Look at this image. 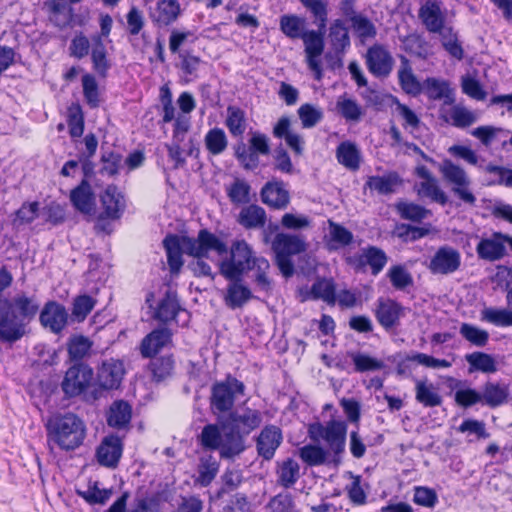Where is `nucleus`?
<instances>
[{"label": "nucleus", "mask_w": 512, "mask_h": 512, "mask_svg": "<svg viewBox=\"0 0 512 512\" xmlns=\"http://www.w3.org/2000/svg\"><path fill=\"white\" fill-rule=\"evenodd\" d=\"M14 282L12 272L6 265L0 266V340L14 343L26 333L29 325L39 312L35 296L19 292L13 297L5 295Z\"/></svg>", "instance_id": "1"}, {"label": "nucleus", "mask_w": 512, "mask_h": 512, "mask_svg": "<svg viewBox=\"0 0 512 512\" xmlns=\"http://www.w3.org/2000/svg\"><path fill=\"white\" fill-rule=\"evenodd\" d=\"M162 245L172 275L180 273L184 265L183 253L195 259L208 258L211 251L218 256L228 253L227 244L207 228L200 229L196 238L169 233L164 237Z\"/></svg>", "instance_id": "2"}, {"label": "nucleus", "mask_w": 512, "mask_h": 512, "mask_svg": "<svg viewBox=\"0 0 512 512\" xmlns=\"http://www.w3.org/2000/svg\"><path fill=\"white\" fill-rule=\"evenodd\" d=\"M230 135L240 140L233 146L234 156L245 170H255L260 163L259 156L270 154L269 138L261 132L252 133L247 146L243 135L247 129L248 121L246 111L237 105H228L224 121Z\"/></svg>", "instance_id": "3"}, {"label": "nucleus", "mask_w": 512, "mask_h": 512, "mask_svg": "<svg viewBox=\"0 0 512 512\" xmlns=\"http://www.w3.org/2000/svg\"><path fill=\"white\" fill-rule=\"evenodd\" d=\"M229 421L231 429L226 433L227 444L222 459H233L245 451V438L261 426L263 416L260 410L245 407L240 413L231 411Z\"/></svg>", "instance_id": "4"}, {"label": "nucleus", "mask_w": 512, "mask_h": 512, "mask_svg": "<svg viewBox=\"0 0 512 512\" xmlns=\"http://www.w3.org/2000/svg\"><path fill=\"white\" fill-rule=\"evenodd\" d=\"M46 427L48 442L65 452L79 448L87 435L85 422L72 412L56 416Z\"/></svg>", "instance_id": "5"}, {"label": "nucleus", "mask_w": 512, "mask_h": 512, "mask_svg": "<svg viewBox=\"0 0 512 512\" xmlns=\"http://www.w3.org/2000/svg\"><path fill=\"white\" fill-rule=\"evenodd\" d=\"M318 5L316 9L306 8L311 13L313 23L316 25L317 29H307L300 39L304 44V52L309 69L314 73L316 80H321L323 77V69L319 58L325 48L324 36L328 22V3L323 2Z\"/></svg>", "instance_id": "6"}, {"label": "nucleus", "mask_w": 512, "mask_h": 512, "mask_svg": "<svg viewBox=\"0 0 512 512\" xmlns=\"http://www.w3.org/2000/svg\"><path fill=\"white\" fill-rule=\"evenodd\" d=\"M347 429L348 425L345 421L331 419L325 424H311L308 433L314 441L323 439L327 444L326 451H329V454L336 460L345 452Z\"/></svg>", "instance_id": "7"}, {"label": "nucleus", "mask_w": 512, "mask_h": 512, "mask_svg": "<svg viewBox=\"0 0 512 512\" xmlns=\"http://www.w3.org/2000/svg\"><path fill=\"white\" fill-rule=\"evenodd\" d=\"M245 392V384L229 373L223 380L213 383L210 406L214 412L219 414L231 412L237 398L244 396Z\"/></svg>", "instance_id": "8"}, {"label": "nucleus", "mask_w": 512, "mask_h": 512, "mask_svg": "<svg viewBox=\"0 0 512 512\" xmlns=\"http://www.w3.org/2000/svg\"><path fill=\"white\" fill-rule=\"evenodd\" d=\"M192 35V32L172 30L169 36V50L172 54H178L179 63L177 68L183 82L190 83L199 77V70L204 61L200 56L195 55L191 50L181 51L184 42Z\"/></svg>", "instance_id": "9"}, {"label": "nucleus", "mask_w": 512, "mask_h": 512, "mask_svg": "<svg viewBox=\"0 0 512 512\" xmlns=\"http://www.w3.org/2000/svg\"><path fill=\"white\" fill-rule=\"evenodd\" d=\"M125 374L123 362L110 359L102 362L97 371L96 383L90 393L85 395L86 402H95L104 396L105 392L118 389Z\"/></svg>", "instance_id": "10"}, {"label": "nucleus", "mask_w": 512, "mask_h": 512, "mask_svg": "<svg viewBox=\"0 0 512 512\" xmlns=\"http://www.w3.org/2000/svg\"><path fill=\"white\" fill-rule=\"evenodd\" d=\"M254 259L251 247L244 240L234 241L230 249V257L219 263L220 274L227 280H242L250 271Z\"/></svg>", "instance_id": "11"}, {"label": "nucleus", "mask_w": 512, "mask_h": 512, "mask_svg": "<svg viewBox=\"0 0 512 512\" xmlns=\"http://www.w3.org/2000/svg\"><path fill=\"white\" fill-rule=\"evenodd\" d=\"M439 171L443 179L451 185L453 194L468 205H475L476 197L470 189L471 180L466 171L450 159H445Z\"/></svg>", "instance_id": "12"}, {"label": "nucleus", "mask_w": 512, "mask_h": 512, "mask_svg": "<svg viewBox=\"0 0 512 512\" xmlns=\"http://www.w3.org/2000/svg\"><path fill=\"white\" fill-rule=\"evenodd\" d=\"M94 377L93 368L86 363L71 364L61 382V389L67 398H75L89 394Z\"/></svg>", "instance_id": "13"}, {"label": "nucleus", "mask_w": 512, "mask_h": 512, "mask_svg": "<svg viewBox=\"0 0 512 512\" xmlns=\"http://www.w3.org/2000/svg\"><path fill=\"white\" fill-rule=\"evenodd\" d=\"M343 259L345 264L356 273L365 272L366 268L369 267L373 276H377L388 262L386 252L374 245H368L362 248L361 251L355 255L345 254Z\"/></svg>", "instance_id": "14"}, {"label": "nucleus", "mask_w": 512, "mask_h": 512, "mask_svg": "<svg viewBox=\"0 0 512 512\" xmlns=\"http://www.w3.org/2000/svg\"><path fill=\"white\" fill-rule=\"evenodd\" d=\"M373 313L378 324L384 330L390 331L400 325L401 319L406 314V307L396 299L379 297L376 300Z\"/></svg>", "instance_id": "15"}, {"label": "nucleus", "mask_w": 512, "mask_h": 512, "mask_svg": "<svg viewBox=\"0 0 512 512\" xmlns=\"http://www.w3.org/2000/svg\"><path fill=\"white\" fill-rule=\"evenodd\" d=\"M507 246L512 252V236L493 232L490 237L481 238L476 246V252L479 259L495 262L507 255Z\"/></svg>", "instance_id": "16"}, {"label": "nucleus", "mask_w": 512, "mask_h": 512, "mask_svg": "<svg viewBox=\"0 0 512 512\" xmlns=\"http://www.w3.org/2000/svg\"><path fill=\"white\" fill-rule=\"evenodd\" d=\"M461 263L460 252L450 245H443L430 258L427 268L433 275H450L460 269Z\"/></svg>", "instance_id": "17"}, {"label": "nucleus", "mask_w": 512, "mask_h": 512, "mask_svg": "<svg viewBox=\"0 0 512 512\" xmlns=\"http://www.w3.org/2000/svg\"><path fill=\"white\" fill-rule=\"evenodd\" d=\"M415 174L422 179L415 186L417 195L420 198H426L430 202L445 206L449 199L445 191L440 187L438 179L431 173L425 165H419L415 168Z\"/></svg>", "instance_id": "18"}, {"label": "nucleus", "mask_w": 512, "mask_h": 512, "mask_svg": "<svg viewBox=\"0 0 512 512\" xmlns=\"http://www.w3.org/2000/svg\"><path fill=\"white\" fill-rule=\"evenodd\" d=\"M418 18L425 29L432 34H440L449 25H446V10L441 0H426L418 9Z\"/></svg>", "instance_id": "19"}, {"label": "nucleus", "mask_w": 512, "mask_h": 512, "mask_svg": "<svg viewBox=\"0 0 512 512\" xmlns=\"http://www.w3.org/2000/svg\"><path fill=\"white\" fill-rule=\"evenodd\" d=\"M260 200L272 210H285L291 201L287 183L278 178L267 181L260 189Z\"/></svg>", "instance_id": "20"}, {"label": "nucleus", "mask_w": 512, "mask_h": 512, "mask_svg": "<svg viewBox=\"0 0 512 512\" xmlns=\"http://www.w3.org/2000/svg\"><path fill=\"white\" fill-rule=\"evenodd\" d=\"M123 450V438L113 433L109 434L96 448L97 462L103 467L115 469L119 465Z\"/></svg>", "instance_id": "21"}, {"label": "nucleus", "mask_w": 512, "mask_h": 512, "mask_svg": "<svg viewBox=\"0 0 512 512\" xmlns=\"http://www.w3.org/2000/svg\"><path fill=\"white\" fill-rule=\"evenodd\" d=\"M100 203L102 211L99 220H118L122 217L125 210V199L123 194L114 184H109L100 194Z\"/></svg>", "instance_id": "22"}, {"label": "nucleus", "mask_w": 512, "mask_h": 512, "mask_svg": "<svg viewBox=\"0 0 512 512\" xmlns=\"http://www.w3.org/2000/svg\"><path fill=\"white\" fill-rule=\"evenodd\" d=\"M283 441V433L280 427L265 425L255 439L258 456L264 460H271Z\"/></svg>", "instance_id": "23"}, {"label": "nucleus", "mask_w": 512, "mask_h": 512, "mask_svg": "<svg viewBox=\"0 0 512 512\" xmlns=\"http://www.w3.org/2000/svg\"><path fill=\"white\" fill-rule=\"evenodd\" d=\"M393 57L382 44H374L366 53L368 71L376 77H387L393 68Z\"/></svg>", "instance_id": "24"}, {"label": "nucleus", "mask_w": 512, "mask_h": 512, "mask_svg": "<svg viewBox=\"0 0 512 512\" xmlns=\"http://www.w3.org/2000/svg\"><path fill=\"white\" fill-rule=\"evenodd\" d=\"M182 14L178 0H158L153 9L149 11V18L158 29L173 25Z\"/></svg>", "instance_id": "25"}, {"label": "nucleus", "mask_w": 512, "mask_h": 512, "mask_svg": "<svg viewBox=\"0 0 512 512\" xmlns=\"http://www.w3.org/2000/svg\"><path fill=\"white\" fill-rule=\"evenodd\" d=\"M39 320L44 328H48L54 334H59L67 326L68 313L62 304L48 301L40 311Z\"/></svg>", "instance_id": "26"}, {"label": "nucleus", "mask_w": 512, "mask_h": 512, "mask_svg": "<svg viewBox=\"0 0 512 512\" xmlns=\"http://www.w3.org/2000/svg\"><path fill=\"white\" fill-rule=\"evenodd\" d=\"M272 134L276 139H283L296 157L303 155L305 151V139L291 128V120L288 116H281L273 125Z\"/></svg>", "instance_id": "27"}, {"label": "nucleus", "mask_w": 512, "mask_h": 512, "mask_svg": "<svg viewBox=\"0 0 512 512\" xmlns=\"http://www.w3.org/2000/svg\"><path fill=\"white\" fill-rule=\"evenodd\" d=\"M169 328L160 327L149 332L140 342L139 351L144 359L154 358L165 346L172 342Z\"/></svg>", "instance_id": "28"}, {"label": "nucleus", "mask_w": 512, "mask_h": 512, "mask_svg": "<svg viewBox=\"0 0 512 512\" xmlns=\"http://www.w3.org/2000/svg\"><path fill=\"white\" fill-rule=\"evenodd\" d=\"M69 200L74 209L84 215H90L96 204V195L89 180L82 179L70 190Z\"/></svg>", "instance_id": "29"}, {"label": "nucleus", "mask_w": 512, "mask_h": 512, "mask_svg": "<svg viewBox=\"0 0 512 512\" xmlns=\"http://www.w3.org/2000/svg\"><path fill=\"white\" fill-rule=\"evenodd\" d=\"M132 414V406L128 401L115 400L106 412L107 425L118 431H128L131 427Z\"/></svg>", "instance_id": "30"}, {"label": "nucleus", "mask_w": 512, "mask_h": 512, "mask_svg": "<svg viewBox=\"0 0 512 512\" xmlns=\"http://www.w3.org/2000/svg\"><path fill=\"white\" fill-rule=\"evenodd\" d=\"M44 9L49 21L59 29L67 28L73 21V8L68 0H46Z\"/></svg>", "instance_id": "31"}, {"label": "nucleus", "mask_w": 512, "mask_h": 512, "mask_svg": "<svg viewBox=\"0 0 512 512\" xmlns=\"http://www.w3.org/2000/svg\"><path fill=\"white\" fill-rule=\"evenodd\" d=\"M276 483L283 489L292 488L300 479V465L292 457L285 458L276 462L275 468Z\"/></svg>", "instance_id": "32"}, {"label": "nucleus", "mask_w": 512, "mask_h": 512, "mask_svg": "<svg viewBox=\"0 0 512 512\" xmlns=\"http://www.w3.org/2000/svg\"><path fill=\"white\" fill-rule=\"evenodd\" d=\"M398 83L402 91L412 97H418L423 93V82L417 78L409 59L401 58V64L397 72Z\"/></svg>", "instance_id": "33"}, {"label": "nucleus", "mask_w": 512, "mask_h": 512, "mask_svg": "<svg viewBox=\"0 0 512 512\" xmlns=\"http://www.w3.org/2000/svg\"><path fill=\"white\" fill-rule=\"evenodd\" d=\"M509 398L508 385L500 382L486 381L483 385L481 400L482 405L497 408L507 403Z\"/></svg>", "instance_id": "34"}, {"label": "nucleus", "mask_w": 512, "mask_h": 512, "mask_svg": "<svg viewBox=\"0 0 512 512\" xmlns=\"http://www.w3.org/2000/svg\"><path fill=\"white\" fill-rule=\"evenodd\" d=\"M66 346L69 363H84L91 354L93 342L87 336L75 334L68 339Z\"/></svg>", "instance_id": "35"}, {"label": "nucleus", "mask_w": 512, "mask_h": 512, "mask_svg": "<svg viewBox=\"0 0 512 512\" xmlns=\"http://www.w3.org/2000/svg\"><path fill=\"white\" fill-rule=\"evenodd\" d=\"M92 48L90 52L93 70L100 76L105 78L111 68V61L107 52V48L101 36H92Z\"/></svg>", "instance_id": "36"}, {"label": "nucleus", "mask_w": 512, "mask_h": 512, "mask_svg": "<svg viewBox=\"0 0 512 512\" xmlns=\"http://www.w3.org/2000/svg\"><path fill=\"white\" fill-rule=\"evenodd\" d=\"M336 159L340 165L350 171H358L361 163V152L351 141H342L336 148Z\"/></svg>", "instance_id": "37"}, {"label": "nucleus", "mask_w": 512, "mask_h": 512, "mask_svg": "<svg viewBox=\"0 0 512 512\" xmlns=\"http://www.w3.org/2000/svg\"><path fill=\"white\" fill-rule=\"evenodd\" d=\"M198 441L201 447L207 451H219V455L222 458V453L227 444V437L225 440L222 439V434L217 424H207L202 428Z\"/></svg>", "instance_id": "38"}, {"label": "nucleus", "mask_w": 512, "mask_h": 512, "mask_svg": "<svg viewBox=\"0 0 512 512\" xmlns=\"http://www.w3.org/2000/svg\"><path fill=\"white\" fill-rule=\"evenodd\" d=\"M230 283L227 286L226 294L224 296V302L230 309H236L243 307L250 299L253 294L249 287L242 284V280H229Z\"/></svg>", "instance_id": "39"}, {"label": "nucleus", "mask_w": 512, "mask_h": 512, "mask_svg": "<svg viewBox=\"0 0 512 512\" xmlns=\"http://www.w3.org/2000/svg\"><path fill=\"white\" fill-rule=\"evenodd\" d=\"M237 221L245 229L262 228L266 224L267 214L258 204H249L240 210Z\"/></svg>", "instance_id": "40"}, {"label": "nucleus", "mask_w": 512, "mask_h": 512, "mask_svg": "<svg viewBox=\"0 0 512 512\" xmlns=\"http://www.w3.org/2000/svg\"><path fill=\"white\" fill-rule=\"evenodd\" d=\"M180 310L181 307L176 296L168 291L158 302L153 317L161 324L166 325L176 319Z\"/></svg>", "instance_id": "41"}, {"label": "nucleus", "mask_w": 512, "mask_h": 512, "mask_svg": "<svg viewBox=\"0 0 512 512\" xmlns=\"http://www.w3.org/2000/svg\"><path fill=\"white\" fill-rule=\"evenodd\" d=\"M275 254L295 255L306 249L305 242L296 235L278 233L272 243Z\"/></svg>", "instance_id": "42"}, {"label": "nucleus", "mask_w": 512, "mask_h": 512, "mask_svg": "<svg viewBox=\"0 0 512 512\" xmlns=\"http://www.w3.org/2000/svg\"><path fill=\"white\" fill-rule=\"evenodd\" d=\"M311 298L322 300L330 306L337 301L336 284L332 278H317L310 289Z\"/></svg>", "instance_id": "43"}, {"label": "nucleus", "mask_w": 512, "mask_h": 512, "mask_svg": "<svg viewBox=\"0 0 512 512\" xmlns=\"http://www.w3.org/2000/svg\"><path fill=\"white\" fill-rule=\"evenodd\" d=\"M301 461L308 467H317L326 464L329 461V451L317 444H306L297 450Z\"/></svg>", "instance_id": "44"}, {"label": "nucleus", "mask_w": 512, "mask_h": 512, "mask_svg": "<svg viewBox=\"0 0 512 512\" xmlns=\"http://www.w3.org/2000/svg\"><path fill=\"white\" fill-rule=\"evenodd\" d=\"M281 32L290 39H300L307 31V21L296 14H284L279 19Z\"/></svg>", "instance_id": "45"}, {"label": "nucleus", "mask_w": 512, "mask_h": 512, "mask_svg": "<svg viewBox=\"0 0 512 512\" xmlns=\"http://www.w3.org/2000/svg\"><path fill=\"white\" fill-rule=\"evenodd\" d=\"M225 192L235 206L248 204L251 200V185L245 179L236 178L225 187Z\"/></svg>", "instance_id": "46"}, {"label": "nucleus", "mask_w": 512, "mask_h": 512, "mask_svg": "<svg viewBox=\"0 0 512 512\" xmlns=\"http://www.w3.org/2000/svg\"><path fill=\"white\" fill-rule=\"evenodd\" d=\"M402 180L396 172L383 176H370L365 186L379 194L388 195L395 191V187L401 185Z\"/></svg>", "instance_id": "47"}, {"label": "nucleus", "mask_w": 512, "mask_h": 512, "mask_svg": "<svg viewBox=\"0 0 512 512\" xmlns=\"http://www.w3.org/2000/svg\"><path fill=\"white\" fill-rule=\"evenodd\" d=\"M415 399L424 407H436L442 404V396L432 383L418 380L415 386Z\"/></svg>", "instance_id": "48"}, {"label": "nucleus", "mask_w": 512, "mask_h": 512, "mask_svg": "<svg viewBox=\"0 0 512 512\" xmlns=\"http://www.w3.org/2000/svg\"><path fill=\"white\" fill-rule=\"evenodd\" d=\"M395 208L401 219L414 223H421L432 214L431 210L414 202L399 201L396 203Z\"/></svg>", "instance_id": "49"}, {"label": "nucleus", "mask_w": 512, "mask_h": 512, "mask_svg": "<svg viewBox=\"0 0 512 512\" xmlns=\"http://www.w3.org/2000/svg\"><path fill=\"white\" fill-rule=\"evenodd\" d=\"M423 93L431 101H438L451 97L449 82L436 77H427L423 81Z\"/></svg>", "instance_id": "50"}, {"label": "nucleus", "mask_w": 512, "mask_h": 512, "mask_svg": "<svg viewBox=\"0 0 512 512\" xmlns=\"http://www.w3.org/2000/svg\"><path fill=\"white\" fill-rule=\"evenodd\" d=\"M204 144L210 155H221L228 147V138L220 127H213L204 136Z\"/></svg>", "instance_id": "51"}, {"label": "nucleus", "mask_w": 512, "mask_h": 512, "mask_svg": "<svg viewBox=\"0 0 512 512\" xmlns=\"http://www.w3.org/2000/svg\"><path fill=\"white\" fill-rule=\"evenodd\" d=\"M470 366V371H480L482 373L492 374L498 370L495 358L488 353L475 351L465 356Z\"/></svg>", "instance_id": "52"}, {"label": "nucleus", "mask_w": 512, "mask_h": 512, "mask_svg": "<svg viewBox=\"0 0 512 512\" xmlns=\"http://www.w3.org/2000/svg\"><path fill=\"white\" fill-rule=\"evenodd\" d=\"M330 44L336 52H343L350 46L348 29L344 22L336 19L329 28L328 34Z\"/></svg>", "instance_id": "53"}, {"label": "nucleus", "mask_w": 512, "mask_h": 512, "mask_svg": "<svg viewBox=\"0 0 512 512\" xmlns=\"http://www.w3.org/2000/svg\"><path fill=\"white\" fill-rule=\"evenodd\" d=\"M40 203L38 201H25L14 212L12 220L15 226L30 225L39 216Z\"/></svg>", "instance_id": "54"}, {"label": "nucleus", "mask_w": 512, "mask_h": 512, "mask_svg": "<svg viewBox=\"0 0 512 512\" xmlns=\"http://www.w3.org/2000/svg\"><path fill=\"white\" fill-rule=\"evenodd\" d=\"M219 467V462H217L213 456L209 455L207 458H202L198 466L196 483L202 487H208L216 478Z\"/></svg>", "instance_id": "55"}, {"label": "nucleus", "mask_w": 512, "mask_h": 512, "mask_svg": "<svg viewBox=\"0 0 512 512\" xmlns=\"http://www.w3.org/2000/svg\"><path fill=\"white\" fill-rule=\"evenodd\" d=\"M441 37V44L445 51L453 58L462 60L464 58V49L458 39V34L452 26L439 34Z\"/></svg>", "instance_id": "56"}, {"label": "nucleus", "mask_w": 512, "mask_h": 512, "mask_svg": "<svg viewBox=\"0 0 512 512\" xmlns=\"http://www.w3.org/2000/svg\"><path fill=\"white\" fill-rule=\"evenodd\" d=\"M82 89L84 99L89 108H98L101 102V95L98 82L94 75L85 73L82 76Z\"/></svg>", "instance_id": "57"}, {"label": "nucleus", "mask_w": 512, "mask_h": 512, "mask_svg": "<svg viewBox=\"0 0 512 512\" xmlns=\"http://www.w3.org/2000/svg\"><path fill=\"white\" fill-rule=\"evenodd\" d=\"M267 509L270 512H298L295 496L286 489L270 498Z\"/></svg>", "instance_id": "58"}, {"label": "nucleus", "mask_w": 512, "mask_h": 512, "mask_svg": "<svg viewBox=\"0 0 512 512\" xmlns=\"http://www.w3.org/2000/svg\"><path fill=\"white\" fill-rule=\"evenodd\" d=\"M387 277L392 287L399 291H403L414 284L411 273L400 264L391 266L387 272Z\"/></svg>", "instance_id": "59"}, {"label": "nucleus", "mask_w": 512, "mask_h": 512, "mask_svg": "<svg viewBox=\"0 0 512 512\" xmlns=\"http://www.w3.org/2000/svg\"><path fill=\"white\" fill-rule=\"evenodd\" d=\"M443 120L457 128H467L476 122V115L463 106H454L450 110L449 117L442 116Z\"/></svg>", "instance_id": "60"}, {"label": "nucleus", "mask_w": 512, "mask_h": 512, "mask_svg": "<svg viewBox=\"0 0 512 512\" xmlns=\"http://www.w3.org/2000/svg\"><path fill=\"white\" fill-rule=\"evenodd\" d=\"M149 369L155 381L160 382L169 377L174 369V359L172 355L152 358Z\"/></svg>", "instance_id": "61"}, {"label": "nucleus", "mask_w": 512, "mask_h": 512, "mask_svg": "<svg viewBox=\"0 0 512 512\" xmlns=\"http://www.w3.org/2000/svg\"><path fill=\"white\" fill-rule=\"evenodd\" d=\"M461 336L471 345L485 347L489 342V333L470 323H462L459 330Z\"/></svg>", "instance_id": "62"}, {"label": "nucleus", "mask_w": 512, "mask_h": 512, "mask_svg": "<svg viewBox=\"0 0 512 512\" xmlns=\"http://www.w3.org/2000/svg\"><path fill=\"white\" fill-rule=\"evenodd\" d=\"M96 305V300L87 294L74 298L72 303L71 316L76 322H83Z\"/></svg>", "instance_id": "63"}, {"label": "nucleus", "mask_w": 512, "mask_h": 512, "mask_svg": "<svg viewBox=\"0 0 512 512\" xmlns=\"http://www.w3.org/2000/svg\"><path fill=\"white\" fill-rule=\"evenodd\" d=\"M91 48L92 41H90L84 32L78 31L70 41L68 47L69 56L74 59L81 60L90 54Z\"/></svg>", "instance_id": "64"}]
</instances>
